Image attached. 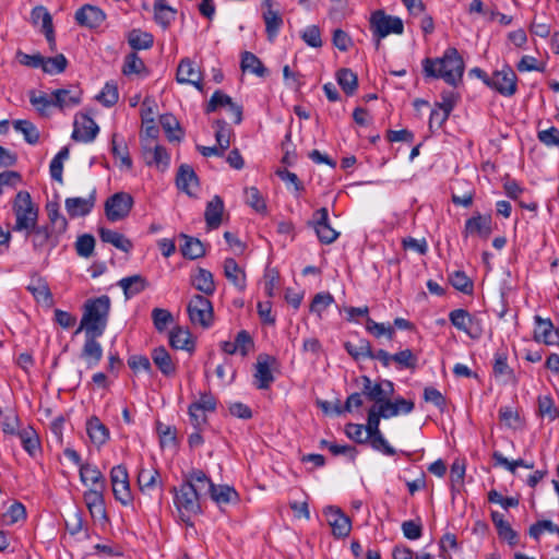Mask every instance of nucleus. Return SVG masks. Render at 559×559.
<instances>
[{"label":"nucleus","mask_w":559,"mask_h":559,"mask_svg":"<svg viewBox=\"0 0 559 559\" xmlns=\"http://www.w3.org/2000/svg\"><path fill=\"white\" fill-rule=\"evenodd\" d=\"M98 233L103 242L110 243L123 252H130L133 248L132 241L118 231L102 227Z\"/></svg>","instance_id":"38"},{"label":"nucleus","mask_w":559,"mask_h":559,"mask_svg":"<svg viewBox=\"0 0 559 559\" xmlns=\"http://www.w3.org/2000/svg\"><path fill=\"white\" fill-rule=\"evenodd\" d=\"M538 415L543 418L548 417V419L559 417V411L550 396L544 395L538 397Z\"/></svg>","instance_id":"63"},{"label":"nucleus","mask_w":559,"mask_h":559,"mask_svg":"<svg viewBox=\"0 0 559 559\" xmlns=\"http://www.w3.org/2000/svg\"><path fill=\"white\" fill-rule=\"evenodd\" d=\"M99 132L97 123L87 115L81 114L75 118L72 139L84 143L95 140Z\"/></svg>","instance_id":"21"},{"label":"nucleus","mask_w":559,"mask_h":559,"mask_svg":"<svg viewBox=\"0 0 559 559\" xmlns=\"http://www.w3.org/2000/svg\"><path fill=\"white\" fill-rule=\"evenodd\" d=\"M216 409V399L210 393H203L199 400L189 406V414L192 419L206 417Z\"/></svg>","instance_id":"33"},{"label":"nucleus","mask_w":559,"mask_h":559,"mask_svg":"<svg viewBox=\"0 0 559 559\" xmlns=\"http://www.w3.org/2000/svg\"><path fill=\"white\" fill-rule=\"evenodd\" d=\"M53 97V106L64 109L74 107L81 103L82 91L78 86H70L68 88H58L51 93Z\"/></svg>","instance_id":"29"},{"label":"nucleus","mask_w":559,"mask_h":559,"mask_svg":"<svg viewBox=\"0 0 559 559\" xmlns=\"http://www.w3.org/2000/svg\"><path fill=\"white\" fill-rule=\"evenodd\" d=\"M181 237L185 239V243L181 245L180 251L185 258L194 260L204 255V246L198 238L190 237L183 234L181 235Z\"/></svg>","instance_id":"48"},{"label":"nucleus","mask_w":559,"mask_h":559,"mask_svg":"<svg viewBox=\"0 0 559 559\" xmlns=\"http://www.w3.org/2000/svg\"><path fill=\"white\" fill-rule=\"evenodd\" d=\"M370 29L378 43L390 34L402 35L404 32L403 21L397 16L388 15L382 10L371 14Z\"/></svg>","instance_id":"9"},{"label":"nucleus","mask_w":559,"mask_h":559,"mask_svg":"<svg viewBox=\"0 0 559 559\" xmlns=\"http://www.w3.org/2000/svg\"><path fill=\"white\" fill-rule=\"evenodd\" d=\"M225 277L239 290L243 292L247 287L246 272L233 258L224 260Z\"/></svg>","instance_id":"31"},{"label":"nucleus","mask_w":559,"mask_h":559,"mask_svg":"<svg viewBox=\"0 0 559 559\" xmlns=\"http://www.w3.org/2000/svg\"><path fill=\"white\" fill-rule=\"evenodd\" d=\"M224 212V202L221 197L214 195L211 201L207 202L204 217L206 225L210 229H216L222 223V215Z\"/></svg>","instance_id":"36"},{"label":"nucleus","mask_w":559,"mask_h":559,"mask_svg":"<svg viewBox=\"0 0 559 559\" xmlns=\"http://www.w3.org/2000/svg\"><path fill=\"white\" fill-rule=\"evenodd\" d=\"M379 424L380 421H366V424L349 421L346 425L345 433L357 443H368L373 450L392 456L395 454V450L379 430Z\"/></svg>","instance_id":"5"},{"label":"nucleus","mask_w":559,"mask_h":559,"mask_svg":"<svg viewBox=\"0 0 559 559\" xmlns=\"http://www.w3.org/2000/svg\"><path fill=\"white\" fill-rule=\"evenodd\" d=\"M96 98L106 107L114 106L119 99L117 85L112 82H107Z\"/></svg>","instance_id":"61"},{"label":"nucleus","mask_w":559,"mask_h":559,"mask_svg":"<svg viewBox=\"0 0 559 559\" xmlns=\"http://www.w3.org/2000/svg\"><path fill=\"white\" fill-rule=\"evenodd\" d=\"M534 338L535 341L542 342L546 345H554L559 340V332L555 330L550 319H543L542 317L536 316Z\"/></svg>","instance_id":"27"},{"label":"nucleus","mask_w":559,"mask_h":559,"mask_svg":"<svg viewBox=\"0 0 559 559\" xmlns=\"http://www.w3.org/2000/svg\"><path fill=\"white\" fill-rule=\"evenodd\" d=\"M320 447L328 449L335 456L344 455L349 461H354L356 457V450L352 445L338 444L336 442L322 439L320 440Z\"/></svg>","instance_id":"55"},{"label":"nucleus","mask_w":559,"mask_h":559,"mask_svg":"<svg viewBox=\"0 0 559 559\" xmlns=\"http://www.w3.org/2000/svg\"><path fill=\"white\" fill-rule=\"evenodd\" d=\"M136 481L143 495L152 496L157 490L163 493L164 483L159 471L153 464L139 466Z\"/></svg>","instance_id":"13"},{"label":"nucleus","mask_w":559,"mask_h":559,"mask_svg":"<svg viewBox=\"0 0 559 559\" xmlns=\"http://www.w3.org/2000/svg\"><path fill=\"white\" fill-rule=\"evenodd\" d=\"M188 314L192 324L210 328L213 323V306L204 296L194 295L188 304Z\"/></svg>","instance_id":"11"},{"label":"nucleus","mask_w":559,"mask_h":559,"mask_svg":"<svg viewBox=\"0 0 559 559\" xmlns=\"http://www.w3.org/2000/svg\"><path fill=\"white\" fill-rule=\"evenodd\" d=\"M152 320L155 329L158 332H163L170 323H173L174 317L167 309L154 308L152 310Z\"/></svg>","instance_id":"62"},{"label":"nucleus","mask_w":559,"mask_h":559,"mask_svg":"<svg viewBox=\"0 0 559 559\" xmlns=\"http://www.w3.org/2000/svg\"><path fill=\"white\" fill-rule=\"evenodd\" d=\"M492 217L490 214L475 213L472 217L466 219L463 236H478L487 239L492 233Z\"/></svg>","instance_id":"19"},{"label":"nucleus","mask_w":559,"mask_h":559,"mask_svg":"<svg viewBox=\"0 0 559 559\" xmlns=\"http://www.w3.org/2000/svg\"><path fill=\"white\" fill-rule=\"evenodd\" d=\"M464 61L456 48L449 47L441 58L423 60L425 76L442 79L451 86H457L464 74Z\"/></svg>","instance_id":"3"},{"label":"nucleus","mask_w":559,"mask_h":559,"mask_svg":"<svg viewBox=\"0 0 559 559\" xmlns=\"http://www.w3.org/2000/svg\"><path fill=\"white\" fill-rule=\"evenodd\" d=\"M15 216L13 231L25 233L32 230L38 224V207L32 201L27 191H19L12 204Z\"/></svg>","instance_id":"6"},{"label":"nucleus","mask_w":559,"mask_h":559,"mask_svg":"<svg viewBox=\"0 0 559 559\" xmlns=\"http://www.w3.org/2000/svg\"><path fill=\"white\" fill-rule=\"evenodd\" d=\"M111 153L116 158L120 159V166L127 169L132 168V159L129 155L128 146L123 140L119 141L117 134L111 138Z\"/></svg>","instance_id":"52"},{"label":"nucleus","mask_w":559,"mask_h":559,"mask_svg":"<svg viewBox=\"0 0 559 559\" xmlns=\"http://www.w3.org/2000/svg\"><path fill=\"white\" fill-rule=\"evenodd\" d=\"M74 19L80 26L92 29L99 27L104 23L106 14L96 5L84 4L75 12Z\"/></svg>","instance_id":"22"},{"label":"nucleus","mask_w":559,"mask_h":559,"mask_svg":"<svg viewBox=\"0 0 559 559\" xmlns=\"http://www.w3.org/2000/svg\"><path fill=\"white\" fill-rule=\"evenodd\" d=\"M169 343L175 349L192 352L194 348L191 333L181 326H177L170 331Z\"/></svg>","instance_id":"39"},{"label":"nucleus","mask_w":559,"mask_h":559,"mask_svg":"<svg viewBox=\"0 0 559 559\" xmlns=\"http://www.w3.org/2000/svg\"><path fill=\"white\" fill-rule=\"evenodd\" d=\"M122 73L127 76L146 74L147 70L143 60L136 52H130L124 57Z\"/></svg>","instance_id":"50"},{"label":"nucleus","mask_w":559,"mask_h":559,"mask_svg":"<svg viewBox=\"0 0 559 559\" xmlns=\"http://www.w3.org/2000/svg\"><path fill=\"white\" fill-rule=\"evenodd\" d=\"M336 81L343 92L349 96L354 95L358 87V78L350 69L343 68L336 72Z\"/></svg>","instance_id":"45"},{"label":"nucleus","mask_w":559,"mask_h":559,"mask_svg":"<svg viewBox=\"0 0 559 559\" xmlns=\"http://www.w3.org/2000/svg\"><path fill=\"white\" fill-rule=\"evenodd\" d=\"M133 198L127 192H117L105 202V214L108 221L118 222L126 218L132 206Z\"/></svg>","instance_id":"12"},{"label":"nucleus","mask_w":559,"mask_h":559,"mask_svg":"<svg viewBox=\"0 0 559 559\" xmlns=\"http://www.w3.org/2000/svg\"><path fill=\"white\" fill-rule=\"evenodd\" d=\"M142 148L147 165H155L162 170L168 167L170 156L164 146L157 143L151 145V142L146 141Z\"/></svg>","instance_id":"26"},{"label":"nucleus","mask_w":559,"mask_h":559,"mask_svg":"<svg viewBox=\"0 0 559 559\" xmlns=\"http://www.w3.org/2000/svg\"><path fill=\"white\" fill-rule=\"evenodd\" d=\"M316 230L320 242L330 245L334 242L340 233L330 224L329 212L326 207H321L313 213L312 221L309 223Z\"/></svg>","instance_id":"15"},{"label":"nucleus","mask_w":559,"mask_h":559,"mask_svg":"<svg viewBox=\"0 0 559 559\" xmlns=\"http://www.w3.org/2000/svg\"><path fill=\"white\" fill-rule=\"evenodd\" d=\"M451 324L459 331L464 332L471 338L477 340L484 333L483 320L474 314H471L465 309H454L449 313Z\"/></svg>","instance_id":"10"},{"label":"nucleus","mask_w":559,"mask_h":559,"mask_svg":"<svg viewBox=\"0 0 559 559\" xmlns=\"http://www.w3.org/2000/svg\"><path fill=\"white\" fill-rule=\"evenodd\" d=\"M29 238L33 251L36 254L50 253L60 242L61 234L50 228L49 225L36 224L32 230L25 231Z\"/></svg>","instance_id":"8"},{"label":"nucleus","mask_w":559,"mask_h":559,"mask_svg":"<svg viewBox=\"0 0 559 559\" xmlns=\"http://www.w3.org/2000/svg\"><path fill=\"white\" fill-rule=\"evenodd\" d=\"M102 335L85 333V341L80 357L86 362L87 368L96 367L103 358V347L97 341Z\"/></svg>","instance_id":"23"},{"label":"nucleus","mask_w":559,"mask_h":559,"mask_svg":"<svg viewBox=\"0 0 559 559\" xmlns=\"http://www.w3.org/2000/svg\"><path fill=\"white\" fill-rule=\"evenodd\" d=\"M103 490L104 488H90L83 496L91 516L96 521L107 520Z\"/></svg>","instance_id":"24"},{"label":"nucleus","mask_w":559,"mask_h":559,"mask_svg":"<svg viewBox=\"0 0 559 559\" xmlns=\"http://www.w3.org/2000/svg\"><path fill=\"white\" fill-rule=\"evenodd\" d=\"M214 127L216 129V142L223 151H226L230 145L231 130L225 120H216L214 122Z\"/></svg>","instance_id":"60"},{"label":"nucleus","mask_w":559,"mask_h":559,"mask_svg":"<svg viewBox=\"0 0 559 559\" xmlns=\"http://www.w3.org/2000/svg\"><path fill=\"white\" fill-rule=\"evenodd\" d=\"M176 183L178 189L188 195H194L199 188V179L193 168L187 164L179 167Z\"/></svg>","instance_id":"30"},{"label":"nucleus","mask_w":559,"mask_h":559,"mask_svg":"<svg viewBox=\"0 0 559 559\" xmlns=\"http://www.w3.org/2000/svg\"><path fill=\"white\" fill-rule=\"evenodd\" d=\"M176 17V11L167 5L165 0H156L154 3V19L163 28H167Z\"/></svg>","instance_id":"44"},{"label":"nucleus","mask_w":559,"mask_h":559,"mask_svg":"<svg viewBox=\"0 0 559 559\" xmlns=\"http://www.w3.org/2000/svg\"><path fill=\"white\" fill-rule=\"evenodd\" d=\"M241 70L243 72H250L257 76L263 78L266 75L267 70L261 62V60L252 52L245 51L241 56Z\"/></svg>","instance_id":"46"},{"label":"nucleus","mask_w":559,"mask_h":559,"mask_svg":"<svg viewBox=\"0 0 559 559\" xmlns=\"http://www.w3.org/2000/svg\"><path fill=\"white\" fill-rule=\"evenodd\" d=\"M449 282L456 290L466 295L473 294L474 284L464 272L454 271L450 273Z\"/></svg>","instance_id":"53"},{"label":"nucleus","mask_w":559,"mask_h":559,"mask_svg":"<svg viewBox=\"0 0 559 559\" xmlns=\"http://www.w3.org/2000/svg\"><path fill=\"white\" fill-rule=\"evenodd\" d=\"M96 201V190L94 189L88 198H67L64 206L71 217L85 216L93 210Z\"/></svg>","instance_id":"25"},{"label":"nucleus","mask_w":559,"mask_h":559,"mask_svg":"<svg viewBox=\"0 0 559 559\" xmlns=\"http://www.w3.org/2000/svg\"><path fill=\"white\" fill-rule=\"evenodd\" d=\"M79 472L83 485L92 486V488H105L104 476L96 465L83 463L79 467Z\"/></svg>","instance_id":"35"},{"label":"nucleus","mask_w":559,"mask_h":559,"mask_svg":"<svg viewBox=\"0 0 559 559\" xmlns=\"http://www.w3.org/2000/svg\"><path fill=\"white\" fill-rule=\"evenodd\" d=\"M112 492L120 503L128 506L132 501L128 471L123 465H116L110 471Z\"/></svg>","instance_id":"14"},{"label":"nucleus","mask_w":559,"mask_h":559,"mask_svg":"<svg viewBox=\"0 0 559 559\" xmlns=\"http://www.w3.org/2000/svg\"><path fill=\"white\" fill-rule=\"evenodd\" d=\"M210 488V477L201 469L186 473L181 484L171 488L174 507L182 522L191 524L192 516L202 512V501Z\"/></svg>","instance_id":"1"},{"label":"nucleus","mask_w":559,"mask_h":559,"mask_svg":"<svg viewBox=\"0 0 559 559\" xmlns=\"http://www.w3.org/2000/svg\"><path fill=\"white\" fill-rule=\"evenodd\" d=\"M362 394L373 405L368 412L367 419H388L391 417L406 415L414 408V403L405 399L391 401L393 383L389 380L373 382L368 376L361 377Z\"/></svg>","instance_id":"2"},{"label":"nucleus","mask_w":559,"mask_h":559,"mask_svg":"<svg viewBox=\"0 0 559 559\" xmlns=\"http://www.w3.org/2000/svg\"><path fill=\"white\" fill-rule=\"evenodd\" d=\"M128 44L133 50L150 49L154 44V37L151 33L132 29L128 34Z\"/></svg>","instance_id":"47"},{"label":"nucleus","mask_w":559,"mask_h":559,"mask_svg":"<svg viewBox=\"0 0 559 559\" xmlns=\"http://www.w3.org/2000/svg\"><path fill=\"white\" fill-rule=\"evenodd\" d=\"M267 7L269 9L263 13V20L265 23L267 39L273 41L277 37L278 32L283 26V19L277 11L271 8V4Z\"/></svg>","instance_id":"42"},{"label":"nucleus","mask_w":559,"mask_h":559,"mask_svg":"<svg viewBox=\"0 0 559 559\" xmlns=\"http://www.w3.org/2000/svg\"><path fill=\"white\" fill-rule=\"evenodd\" d=\"M487 86L503 96H512L516 92V75L510 67H504L492 73Z\"/></svg>","instance_id":"16"},{"label":"nucleus","mask_w":559,"mask_h":559,"mask_svg":"<svg viewBox=\"0 0 559 559\" xmlns=\"http://www.w3.org/2000/svg\"><path fill=\"white\" fill-rule=\"evenodd\" d=\"M118 286L122 288L126 299H130L139 295L147 287V282L142 275L135 274L127 276L118 282Z\"/></svg>","instance_id":"37"},{"label":"nucleus","mask_w":559,"mask_h":559,"mask_svg":"<svg viewBox=\"0 0 559 559\" xmlns=\"http://www.w3.org/2000/svg\"><path fill=\"white\" fill-rule=\"evenodd\" d=\"M31 22L34 26L40 25V31L45 35L50 49L52 51L56 50V37L52 17L48 10L43 5L35 7L31 12Z\"/></svg>","instance_id":"20"},{"label":"nucleus","mask_w":559,"mask_h":559,"mask_svg":"<svg viewBox=\"0 0 559 559\" xmlns=\"http://www.w3.org/2000/svg\"><path fill=\"white\" fill-rule=\"evenodd\" d=\"M156 432L159 439V445L162 449L176 450L178 447V431L175 426L157 421Z\"/></svg>","instance_id":"34"},{"label":"nucleus","mask_w":559,"mask_h":559,"mask_svg":"<svg viewBox=\"0 0 559 559\" xmlns=\"http://www.w3.org/2000/svg\"><path fill=\"white\" fill-rule=\"evenodd\" d=\"M176 79L178 83L181 84H191L195 86L198 90H202L201 84V72L194 67V64L189 59H182L178 66Z\"/></svg>","instance_id":"28"},{"label":"nucleus","mask_w":559,"mask_h":559,"mask_svg":"<svg viewBox=\"0 0 559 559\" xmlns=\"http://www.w3.org/2000/svg\"><path fill=\"white\" fill-rule=\"evenodd\" d=\"M346 352L355 359H365L373 357V350L369 341L361 338L357 343L346 342L344 344Z\"/></svg>","instance_id":"49"},{"label":"nucleus","mask_w":559,"mask_h":559,"mask_svg":"<svg viewBox=\"0 0 559 559\" xmlns=\"http://www.w3.org/2000/svg\"><path fill=\"white\" fill-rule=\"evenodd\" d=\"M210 486L211 488L206 491V497L209 496L217 506L228 504L238 500V493L233 487L228 485L216 486L211 479Z\"/></svg>","instance_id":"32"},{"label":"nucleus","mask_w":559,"mask_h":559,"mask_svg":"<svg viewBox=\"0 0 559 559\" xmlns=\"http://www.w3.org/2000/svg\"><path fill=\"white\" fill-rule=\"evenodd\" d=\"M2 430L8 436L19 438L25 452L36 457L41 452L40 439L36 429L24 421H3Z\"/></svg>","instance_id":"7"},{"label":"nucleus","mask_w":559,"mask_h":559,"mask_svg":"<svg viewBox=\"0 0 559 559\" xmlns=\"http://www.w3.org/2000/svg\"><path fill=\"white\" fill-rule=\"evenodd\" d=\"M276 364V358L267 354H260L257 358L254 384L260 390H266L274 381L272 366Z\"/></svg>","instance_id":"18"},{"label":"nucleus","mask_w":559,"mask_h":559,"mask_svg":"<svg viewBox=\"0 0 559 559\" xmlns=\"http://www.w3.org/2000/svg\"><path fill=\"white\" fill-rule=\"evenodd\" d=\"M192 285L204 295H213L215 292L213 274L202 267H199L193 275Z\"/></svg>","instance_id":"43"},{"label":"nucleus","mask_w":559,"mask_h":559,"mask_svg":"<svg viewBox=\"0 0 559 559\" xmlns=\"http://www.w3.org/2000/svg\"><path fill=\"white\" fill-rule=\"evenodd\" d=\"M492 457L496 462V465L503 466L506 469H508L512 474H515L518 467H525L528 469H532L534 467L533 462L527 463V462L523 461L522 459L509 461L499 451H495L492 454Z\"/></svg>","instance_id":"56"},{"label":"nucleus","mask_w":559,"mask_h":559,"mask_svg":"<svg viewBox=\"0 0 559 559\" xmlns=\"http://www.w3.org/2000/svg\"><path fill=\"white\" fill-rule=\"evenodd\" d=\"M246 202L252 209H254L259 213L266 212V204L264 199L262 198L260 191L255 187H250L245 190Z\"/></svg>","instance_id":"64"},{"label":"nucleus","mask_w":559,"mask_h":559,"mask_svg":"<svg viewBox=\"0 0 559 559\" xmlns=\"http://www.w3.org/2000/svg\"><path fill=\"white\" fill-rule=\"evenodd\" d=\"M364 397L365 395L362 394V391L360 393L355 392L350 394L343 406L334 407V414L342 416L345 415V413H353L355 409H358L362 406Z\"/></svg>","instance_id":"58"},{"label":"nucleus","mask_w":559,"mask_h":559,"mask_svg":"<svg viewBox=\"0 0 559 559\" xmlns=\"http://www.w3.org/2000/svg\"><path fill=\"white\" fill-rule=\"evenodd\" d=\"M67 64V58L62 53H60L55 57H44L41 69L44 72L49 74L61 73L66 70Z\"/></svg>","instance_id":"57"},{"label":"nucleus","mask_w":559,"mask_h":559,"mask_svg":"<svg viewBox=\"0 0 559 559\" xmlns=\"http://www.w3.org/2000/svg\"><path fill=\"white\" fill-rule=\"evenodd\" d=\"M152 359L164 376L169 377L176 372V366L165 347L160 346L153 349Z\"/></svg>","instance_id":"40"},{"label":"nucleus","mask_w":559,"mask_h":559,"mask_svg":"<svg viewBox=\"0 0 559 559\" xmlns=\"http://www.w3.org/2000/svg\"><path fill=\"white\" fill-rule=\"evenodd\" d=\"M13 127L17 132L24 135V140L28 144H36L39 140V131L29 120H15Z\"/></svg>","instance_id":"54"},{"label":"nucleus","mask_w":559,"mask_h":559,"mask_svg":"<svg viewBox=\"0 0 559 559\" xmlns=\"http://www.w3.org/2000/svg\"><path fill=\"white\" fill-rule=\"evenodd\" d=\"M332 533L336 538H344L349 535L352 522L349 518L342 512L340 508L329 506L323 511Z\"/></svg>","instance_id":"17"},{"label":"nucleus","mask_w":559,"mask_h":559,"mask_svg":"<svg viewBox=\"0 0 559 559\" xmlns=\"http://www.w3.org/2000/svg\"><path fill=\"white\" fill-rule=\"evenodd\" d=\"M86 433L91 442L97 448L104 445L109 439V429L103 421H86Z\"/></svg>","instance_id":"41"},{"label":"nucleus","mask_w":559,"mask_h":559,"mask_svg":"<svg viewBox=\"0 0 559 559\" xmlns=\"http://www.w3.org/2000/svg\"><path fill=\"white\" fill-rule=\"evenodd\" d=\"M26 518L25 507L21 502L12 503L2 514V521L5 525H13Z\"/></svg>","instance_id":"59"},{"label":"nucleus","mask_w":559,"mask_h":559,"mask_svg":"<svg viewBox=\"0 0 559 559\" xmlns=\"http://www.w3.org/2000/svg\"><path fill=\"white\" fill-rule=\"evenodd\" d=\"M46 210L49 219L46 225H49L51 229L58 231L61 235L64 234L68 227V222L66 217L59 212L58 205L56 203L48 204Z\"/></svg>","instance_id":"51"},{"label":"nucleus","mask_w":559,"mask_h":559,"mask_svg":"<svg viewBox=\"0 0 559 559\" xmlns=\"http://www.w3.org/2000/svg\"><path fill=\"white\" fill-rule=\"evenodd\" d=\"M110 307L111 301L107 295L87 299L84 304L83 316L75 334L84 331V333L103 335L107 326Z\"/></svg>","instance_id":"4"}]
</instances>
